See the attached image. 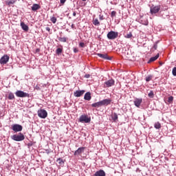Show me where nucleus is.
<instances>
[{
	"instance_id": "obj_5",
	"label": "nucleus",
	"mask_w": 176,
	"mask_h": 176,
	"mask_svg": "<svg viewBox=\"0 0 176 176\" xmlns=\"http://www.w3.org/2000/svg\"><path fill=\"white\" fill-rule=\"evenodd\" d=\"M12 130H13L14 133H19L20 131H23V126L19 124H12Z\"/></svg>"
},
{
	"instance_id": "obj_45",
	"label": "nucleus",
	"mask_w": 176,
	"mask_h": 176,
	"mask_svg": "<svg viewBox=\"0 0 176 176\" xmlns=\"http://www.w3.org/2000/svg\"><path fill=\"white\" fill-rule=\"evenodd\" d=\"M99 17H104V16L100 14V15H99Z\"/></svg>"
},
{
	"instance_id": "obj_3",
	"label": "nucleus",
	"mask_w": 176,
	"mask_h": 176,
	"mask_svg": "<svg viewBox=\"0 0 176 176\" xmlns=\"http://www.w3.org/2000/svg\"><path fill=\"white\" fill-rule=\"evenodd\" d=\"M79 122L81 123H90L91 118L86 115H81L79 118Z\"/></svg>"
},
{
	"instance_id": "obj_20",
	"label": "nucleus",
	"mask_w": 176,
	"mask_h": 176,
	"mask_svg": "<svg viewBox=\"0 0 176 176\" xmlns=\"http://www.w3.org/2000/svg\"><path fill=\"white\" fill-rule=\"evenodd\" d=\"M41 8V6H39L38 4L34 3L33 4V6H32V10H33V12H36V10H38V9Z\"/></svg>"
},
{
	"instance_id": "obj_12",
	"label": "nucleus",
	"mask_w": 176,
	"mask_h": 176,
	"mask_svg": "<svg viewBox=\"0 0 176 176\" xmlns=\"http://www.w3.org/2000/svg\"><path fill=\"white\" fill-rule=\"evenodd\" d=\"M85 90H77L74 92V97H82L83 94H85Z\"/></svg>"
},
{
	"instance_id": "obj_34",
	"label": "nucleus",
	"mask_w": 176,
	"mask_h": 176,
	"mask_svg": "<svg viewBox=\"0 0 176 176\" xmlns=\"http://www.w3.org/2000/svg\"><path fill=\"white\" fill-rule=\"evenodd\" d=\"M132 36H133V34H131V32H129V34L125 35V38H126L127 39H130V38H131Z\"/></svg>"
},
{
	"instance_id": "obj_46",
	"label": "nucleus",
	"mask_w": 176,
	"mask_h": 176,
	"mask_svg": "<svg viewBox=\"0 0 176 176\" xmlns=\"http://www.w3.org/2000/svg\"><path fill=\"white\" fill-rule=\"evenodd\" d=\"M72 28H74V24L72 25Z\"/></svg>"
},
{
	"instance_id": "obj_21",
	"label": "nucleus",
	"mask_w": 176,
	"mask_h": 176,
	"mask_svg": "<svg viewBox=\"0 0 176 176\" xmlns=\"http://www.w3.org/2000/svg\"><path fill=\"white\" fill-rule=\"evenodd\" d=\"M122 52L124 56H129V48L123 47Z\"/></svg>"
},
{
	"instance_id": "obj_14",
	"label": "nucleus",
	"mask_w": 176,
	"mask_h": 176,
	"mask_svg": "<svg viewBox=\"0 0 176 176\" xmlns=\"http://www.w3.org/2000/svg\"><path fill=\"white\" fill-rule=\"evenodd\" d=\"M82 152H85V147H79L75 152L74 155L77 156L78 155H80V153H82Z\"/></svg>"
},
{
	"instance_id": "obj_4",
	"label": "nucleus",
	"mask_w": 176,
	"mask_h": 176,
	"mask_svg": "<svg viewBox=\"0 0 176 176\" xmlns=\"http://www.w3.org/2000/svg\"><path fill=\"white\" fill-rule=\"evenodd\" d=\"M15 95L16 97H19L21 98H25V97H30V94L25 93L21 90H18L15 92Z\"/></svg>"
},
{
	"instance_id": "obj_43",
	"label": "nucleus",
	"mask_w": 176,
	"mask_h": 176,
	"mask_svg": "<svg viewBox=\"0 0 176 176\" xmlns=\"http://www.w3.org/2000/svg\"><path fill=\"white\" fill-rule=\"evenodd\" d=\"M28 146H32V143H28Z\"/></svg>"
},
{
	"instance_id": "obj_42",
	"label": "nucleus",
	"mask_w": 176,
	"mask_h": 176,
	"mask_svg": "<svg viewBox=\"0 0 176 176\" xmlns=\"http://www.w3.org/2000/svg\"><path fill=\"white\" fill-rule=\"evenodd\" d=\"M46 31L50 32V28L46 27L45 28Z\"/></svg>"
},
{
	"instance_id": "obj_31",
	"label": "nucleus",
	"mask_w": 176,
	"mask_h": 176,
	"mask_svg": "<svg viewBox=\"0 0 176 176\" xmlns=\"http://www.w3.org/2000/svg\"><path fill=\"white\" fill-rule=\"evenodd\" d=\"M173 101H174V97L169 96L168 98V102H169V104H171V102H173Z\"/></svg>"
},
{
	"instance_id": "obj_1",
	"label": "nucleus",
	"mask_w": 176,
	"mask_h": 176,
	"mask_svg": "<svg viewBox=\"0 0 176 176\" xmlns=\"http://www.w3.org/2000/svg\"><path fill=\"white\" fill-rule=\"evenodd\" d=\"M11 139L13 140V141L20 142L21 141H24V140H25V137L24 136V134H23V133L20 132L17 134L12 135L11 136Z\"/></svg>"
},
{
	"instance_id": "obj_36",
	"label": "nucleus",
	"mask_w": 176,
	"mask_h": 176,
	"mask_svg": "<svg viewBox=\"0 0 176 176\" xmlns=\"http://www.w3.org/2000/svg\"><path fill=\"white\" fill-rule=\"evenodd\" d=\"M172 74H173V76H176V67L173 68Z\"/></svg>"
},
{
	"instance_id": "obj_33",
	"label": "nucleus",
	"mask_w": 176,
	"mask_h": 176,
	"mask_svg": "<svg viewBox=\"0 0 176 176\" xmlns=\"http://www.w3.org/2000/svg\"><path fill=\"white\" fill-rule=\"evenodd\" d=\"M56 52V54H61L63 53V48H57Z\"/></svg>"
},
{
	"instance_id": "obj_26",
	"label": "nucleus",
	"mask_w": 176,
	"mask_h": 176,
	"mask_svg": "<svg viewBox=\"0 0 176 176\" xmlns=\"http://www.w3.org/2000/svg\"><path fill=\"white\" fill-rule=\"evenodd\" d=\"M148 96L149 98H153L155 97V93L151 90L150 92L148 94Z\"/></svg>"
},
{
	"instance_id": "obj_19",
	"label": "nucleus",
	"mask_w": 176,
	"mask_h": 176,
	"mask_svg": "<svg viewBox=\"0 0 176 176\" xmlns=\"http://www.w3.org/2000/svg\"><path fill=\"white\" fill-rule=\"evenodd\" d=\"M159 58V54H157L155 56L151 57L149 60L148 61V63H153V61H156Z\"/></svg>"
},
{
	"instance_id": "obj_35",
	"label": "nucleus",
	"mask_w": 176,
	"mask_h": 176,
	"mask_svg": "<svg viewBox=\"0 0 176 176\" xmlns=\"http://www.w3.org/2000/svg\"><path fill=\"white\" fill-rule=\"evenodd\" d=\"M111 17H116V11H112L111 14Z\"/></svg>"
},
{
	"instance_id": "obj_37",
	"label": "nucleus",
	"mask_w": 176,
	"mask_h": 176,
	"mask_svg": "<svg viewBox=\"0 0 176 176\" xmlns=\"http://www.w3.org/2000/svg\"><path fill=\"white\" fill-rule=\"evenodd\" d=\"M157 43L158 41H157L155 43H154L153 45V49H155V50H156L157 49Z\"/></svg>"
},
{
	"instance_id": "obj_27",
	"label": "nucleus",
	"mask_w": 176,
	"mask_h": 176,
	"mask_svg": "<svg viewBox=\"0 0 176 176\" xmlns=\"http://www.w3.org/2000/svg\"><path fill=\"white\" fill-rule=\"evenodd\" d=\"M14 0L8 1H6V5H8V6H10L12 5H14Z\"/></svg>"
},
{
	"instance_id": "obj_30",
	"label": "nucleus",
	"mask_w": 176,
	"mask_h": 176,
	"mask_svg": "<svg viewBox=\"0 0 176 176\" xmlns=\"http://www.w3.org/2000/svg\"><path fill=\"white\" fill-rule=\"evenodd\" d=\"M153 78V76L152 75L148 76L147 77H146V82H151Z\"/></svg>"
},
{
	"instance_id": "obj_13",
	"label": "nucleus",
	"mask_w": 176,
	"mask_h": 176,
	"mask_svg": "<svg viewBox=\"0 0 176 176\" xmlns=\"http://www.w3.org/2000/svg\"><path fill=\"white\" fill-rule=\"evenodd\" d=\"M100 102L102 104V106L107 107V105H109L111 104V102H112V100H111V99H104V100H100Z\"/></svg>"
},
{
	"instance_id": "obj_40",
	"label": "nucleus",
	"mask_w": 176,
	"mask_h": 176,
	"mask_svg": "<svg viewBox=\"0 0 176 176\" xmlns=\"http://www.w3.org/2000/svg\"><path fill=\"white\" fill-rule=\"evenodd\" d=\"M84 78H86V79H89V78H90V74H85Z\"/></svg>"
},
{
	"instance_id": "obj_18",
	"label": "nucleus",
	"mask_w": 176,
	"mask_h": 176,
	"mask_svg": "<svg viewBox=\"0 0 176 176\" xmlns=\"http://www.w3.org/2000/svg\"><path fill=\"white\" fill-rule=\"evenodd\" d=\"M21 27L22 30H23V31L27 32L29 30L28 25H25V23H24V22L21 23Z\"/></svg>"
},
{
	"instance_id": "obj_48",
	"label": "nucleus",
	"mask_w": 176,
	"mask_h": 176,
	"mask_svg": "<svg viewBox=\"0 0 176 176\" xmlns=\"http://www.w3.org/2000/svg\"><path fill=\"white\" fill-rule=\"evenodd\" d=\"M145 25H148V23H146Z\"/></svg>"
},
{
	"instance_id": "obj_16",
	"label": "nucleus",
	"mask_w": 176,
	"mask_h": 176,
	"mask_svg": "<svg viewBox=\"0 0 176 176\" xmlns=\"http://www.w3.org/2000/svg\"><path fill=\"white\" fill-rule=\"evenodd\" d=\"M84 100L90 101V100H91V94L90 92H87L84 96Z\"/></svg>"
},
{
	"instance_id": "obj_29",
	"label": "nucleus",
	"mask_w": 176,
	"mask_h": 176,
	"mask_svg": "<svg viewBox=\"0 0 176 176\" xmlns=\"http://www.w3.org/2000/svg\"><path fill=\"white\" fill-rule=\"evenodd\" d=\"M58 41H60V42L65 43V42H67V38L66 37H59Z\"/></svg>"
},
{
	"instance_id": "obj_23",
	"label": "nucleus",
	"mask_w": 176,
	"mask_h": 176,
	"mask_svg": "<svg viewBox=\"0 0 176 176\" xmlns=\"http://www.w3.org/2000/svg\"><path fill=\"white\" fill-rule=\"evenodd\" d=\"M56 162L60 166H64V160L61 157L58 158Z\"/></svg>"
},
{
	"instance_id": "obj_24",
	"label": "nucleus",
	"mask_w": 176,
	"mask_h": 176,
	"mask_svg": "<svg viewBox=\"0 0 176 176\" xmlns=\"http://www.w3.org/2000/svg\"><path fill=\"white\" fill-rule=\"evenodd\" d=\"M154 127H155V129H156L157 130H159V129H161L162 124H161L160 122H155V124H154Z\"/></svg>"
},
{
	"instance_id": "obj_11",
	"label": "nucleus",
	"mask_w": 176,
	"mask_h": 176,
	"mask_svg": "<svg viewBox=\"0 0 176 176\" xmlns=\"http://www.w3.org/2000/svg\"><path fill=\"white\" fill-rule=\"evenodd\" d=\"M133 104L137 108H140L141 104H142V98H135L133 101Z\"/></svg>"
},
{
	"instance_id": "obj_2",
	"label": "nucleus",
	"mask_w": 176,
	"mask_h": 176,
	"mask_svg": "<svg viewBox=\"0 0 176 176\" xmlns=\"http://www.w3.org/2000/svg\"><path fill=\"white\" fill-rule=\"evenodd\" d=\"M119 36V33L118 32L114 31H110L107 33V37L108 39H110L111 41H113V39H116Z\"/></svg>"
},
{
	"instance_id": "obj_32",
	"label": "nucleus",
	"mask_w": 176,
	"mask_h": 176,
	"mask_svg": "<svg viewBox=\"0 0 176 176\" xmlns=\"http://www.w3.org/2000/svg\"><path fill=\"white\" fill-rule=\"evenodd\" d=\"M94 25H100V21H98V19H95L93 22Z\"/></svg>"
},
{
	"instance_id": "obj_41",
	"label": "nucleus",
	"mask_w": 176,
	"mask_h": 176,
	"mask_svg": "<svg viewBox=\"0 0 176 176\" xmlns=\"http://www.w3.org/2000/svg\"><path fill=\"white\" fill-rule=\"evenodd\" d=\"M78 52H79V50L77 48H74V53H78Z\"/></svg>"
},
{
	"instance_id": "obj_9",
	"label": "nucleus",
	"mask_w": 176,
	"mask_h": 176,
	"mask_svg": "<svg viewBox=\"0 0 176 176\" xmlns=\"http://www.w3.org/2000/svg\"><path fill=\"white\" fill-rule=\"evenodd\" d=\"M97 56L100 57V58H103L104 60H109L111 61L112 60V56H108V54H97Z\"/></svg>"
},
{
	"instance_id": "obj_44",
	"label": "nucleus",
	"mask_w": 176,
	"mask_h": 176,
	"mask_svg": "<svg viewBox=\"0 0 176 176\" xmlns=\"http://www.w3.org/2000/svg\"><path fill=\"white\" fill-rule=\"evenodd\" d=\"M73 16L75 17L76 16V12H73Z\"/></svg>"
},
{
	"instance_id": "obj_25",
	"label": "nucleus",
	"mask_w": 176,
	"mask_h": 176,
	"mask_svg": "<svg viewBox=\"0 0 176 176\" xmlns=\"http://www.w3.org/2000/svg\"><path fill=\"white\" fill-rule=\"evenodd\" d=\"M118 114L116 113L111 115V118L113 119V122H116V120H118Z\"/></svg>"
},
{
	"instance_id": "obj_15",
	"label": "nucleus",
	"mask_w": 176,
	"mask_h": 176,
	"mask_svg": "<svg viewBox=\"0 0 176 176\" xmlns=\"http://www.w3.org/2000/svg\"><path fill=\"white\" fill-rule=\"evenodd\" d=\"M105 171H104V170H99L98 171H96L94 176H105Z\"/></svg>"
},
{
	"instance_id": "obj_28",
	"label": "nucleus",
	"mask_w": 176,
	"mask_h": 176,
	"mask_svg": "<svg viewBox=\"0 0 176 176\" xmlns=\"http://www.w3.org/2000/svg\"><path fill=\"white\" fill-rule=\"evenodd\" d=\"M50 21H52V23H53V24H56V23L57 21V18H56V16H52L50 18Z\"/></svg>"
},
{
	"instance_id": "obj_6",
	"label": "nucleus",
	"mask_w": 176,
	"mask_h": 176,
	"mask_svg": "<svg viewBox=\"0 0 176 176\" xmlns=\"http://www.w3.org/2000/svg\"><path fill=\"white\" fill-rule=\"evenodd\" d=\"M38 116L41 119H46V118H47V111H46L45 109L38 110Z\"/></svg>"
},
{
	"instance_id": "obj_7",
	"label": "nucleus",
	"mask_w": 176,
	"mask_h": 176,
	"mask_svg": "<svg viewBox=\"0 0 176 176\" xmlns=\"http://www.w3.org/2000/svg\"><path fill=\"white\" fill-rule=\"evenodd\" d=\"M9 63V56L3 55L0 59V64L5 65V64Z\"/></svg>"
},
{
	"instance_id": "obj_17",
	"label": "nucleus",
	"mask_w": 176,
	"mask_h": 176,
	"mask_svg": "<svg viewBox=\"0 0 176 176\" xmlns=\"http://www.w3.org/2000/svg\"><path fill=\"white\" fill-rule=\"evenodd\" d=\"M91 107H93V108H100V107H102V104L101 103V101L93 103L91 104Z\"/></svg>"
},
{
	"instance_id": "obj_22",
	"label": "nucleus",
	"mask_w": 176,
	"mask_h": 176,
	"mask_svg": "<svg viewBox=\"0 0 176 176\" xmlns=\"http://www.w3.org/2000/svg\"><path fill=\"white\" fill-rule=\"evenodd\" d=\"M8 100H14V94L12 92H8Z\"/></svg>"
},
{
	"instance_id": "obj_10",
	"label": "nucleus",
	"mask_w": 176,
	"mask_h": 176,
	"mask_svg": "<svg viewBox=\"0 0 176 176\" xmlns=\"http://www.w3.org/2000/svg\"><path fill=\"white\" fill-rule=\"evenodd\" d=\"M115 85V80L111 79L104 82V87H112Z\"/></svg>"
},
{
	"instance_id": "obj_47",
	"label": "nucleus",
	"mask_w": 176,
	"mask_h": 176,
	"mask_svg": "<svg viewBox=\"0 0 176 176\" xmlns=\"http://www.w3.org/2000/svg\"><path fill=\"white\" fill-rule=\"evenodd\" d=\"M83 2H85V1H87V0H82Z\"/></svg>"
},
{
	"instance_id": "obj_39",
	"label": "nucleus",
	"mask_w": 176,
	"mask_h": 176,
	"mask_svg": "<svg viewBox=\"0 0 176 176\" xmlns=\"http://www.w3.org/2000/svg\"><path fill=\"white\" fill-rule=\"evenodd\" d=\"M60 3H62V5H64V3H65V2H67V0H60Z\"/></svg>"
},
{
	"instance_id": "obj_8",
	"label": "nucleus",
	"mask_w": 176,
	"mask_h": 176,
	"mask_svg": "<svg viewBox=\"0 0 176 176\" xmlns=\"http://www.w3.org/2000/svg\"><path fill=\"white\" fill-rule=\"evenodd\" d=\"M160 10V6H153L150 8V12L151 14H156V13H159Z\"/></svg>"
},
{
	"instance_id": "obj_38",
	"label": "nucleus",
	"mask_w": 176,
	"mask_h": 176,
	"mask_svg": "<svg viewBox=\"0 0 176 176\" xmlns=\"http://www.w3.org/2000/svg\"><path fill=\"white\" fill-rule=\"evenodd\" d=\"M79 46L80 47H85V43H80Z\"/></svg>"
}]
</instances>
